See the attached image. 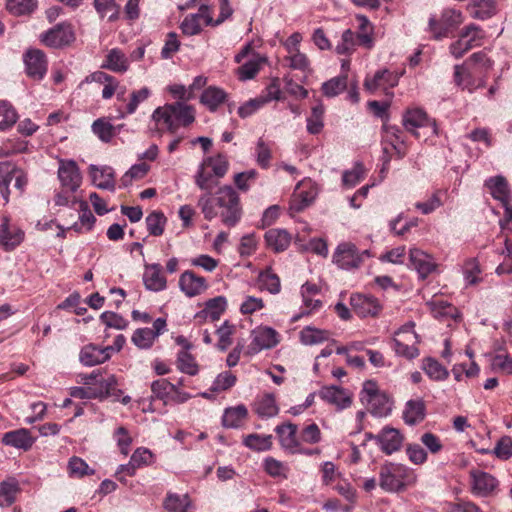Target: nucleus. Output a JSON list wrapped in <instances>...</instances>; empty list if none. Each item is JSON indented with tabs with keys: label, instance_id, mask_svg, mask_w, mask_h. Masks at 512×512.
Returning a JSON list of instances; mask_svg holds the SVG:
<instances>
[{
	"label": "nucleus",
	"instance_id": "obj_1",
	"mask_svg": "<svg viewBox=\"0 0 512 512\" xmlns=\"http://www.w3.org/2000/svg\"><path fill=\"white\" fill-rule=\"evenodd\" d=\"M198 207L206 220L220 216L222 223L228 227H234L242 217L239 194L229 185L220 187L214 195L205 193L200 196Z\"/></svg>",
	"mask_w": 512,
	"mask_h": 512
},
{
	"label": "nucleus",
	"instance_id": "obj_2",
	"mask_svg": "<svg viewBox=\"0 0 512 512\" xmlns=\"http://www.w3.org/2000/svg\"><path fill=\"white\" fill-rule=\"evenodd\" d=\"M155 127L152 133L162 135L164 131L175 133L180 127H187L195 120V110L192 106L181 101L156 108L151 116Z\"/></svg>",
	"mask_w": 512,
	"mask_h": 512
},
{
	"label": "nucleus",
	"instance_id": "obj_3",
	"mask_svg": "<svg viewBox=\"0 0 512 512\" xmlns=\"http://www.w3.org/2000/svg\"><path fill=\"white\" fill-rule=\"evenodd\" d=\"M416 474L414 471L399 463L387 462L381 466L379 485L387 492H400L414 485Z\"/></svg>",
	"mask_w": 512,
	"mask_h": 512
},
{
	"label": "nucleus",
	"instance_id": "obj_4",
	"mask_svg": "<svg viewBox=\"0 0 512 512\" xmlns=\"http://www.w3.org/2000/svg\"><path fill=\"white\" fill-rule=\"evenodd\" d=\"M359 399L374 415L386 416L391 411V402L388 395L380 391L374 380H367L363 383Z\"/></svg>",
	"mask_w": 512,
	"mask_h": 512
},
{
	"label": "nucleus",
	"instance_id": "obj_5",
	"mask_svg": "<svg viewBox=\"0 0 512 512\" xmlns=\"http://www.w3.org/2000/svg\"><path fill=\"white\" fill-rule=\"evenodd\" d=\"M463 22L461 11L455 9H444L440 15H432L428 21V31L432 38L441 40L456 30Z\"/></svg>",
	"mask_w": 512,
	"mask_h": 512
},
{
	"label": "nucleus",
	"instance_id": "obj_6",
	"mask_svg": "<svg viewBox=\"0 0 512 512\" xmlns=\"http://www.w3.org/2000/svg\"><path fill=\"white\" fill-rule=\"evenodd\" d=\"M14 180V187L21 195L27 185L26 173L11 162H0V193L5 201H9V185Z\"/></svg>",
	"mask_w": 512,
	"mask_h": 512
},
{
	"label": "nucleus",
	"instance_id": "obj_7",
	"mask_svg": "<svg viewBox=\"0 0 512 512\" xmlns=\"http://www.w3.org/2000/svg\"><path fill=\"white\" fill-rule=\"evenodd\" d=\"M402 123L404 128L416 139L421 135L417 129H427L430 134H437V126L434 120L430 119L427 113L420 108L408 109L403 115Z\"/></svg>",
	"mask_w": 512,
	"mask_h": 512
},
{
	"label": "nucleus",
	"instance_id": "obj_8",
	"mask_svg": "<svg viewBox=\"0 0 512 512\" xmlns=\"http://www.w3.org/2000/svg\"><path fill=\"white\" fill-rule=\"evenodd\" d=\"M415 324L413 322H408L404 324L397 332H395L396 336H404V340L407 342H411L412 344L405 343L400 339H393V348L398 355L404 356L408 359L416 358L419 355L418 348L414 345L418 342V336L414 331Z\"/></svg>",
	"mask_w": 512,
	"mask_h": 512
},
{
	"label": "nucleus",
	"instance_id": "obj_9",
	"mask_svg": "<svg viewBox=\"0 0 512 512\" xmlns=\"http://www.w3.org/2000/svg\"><path fill=\"white\" fill-rule=\"evenodd\" d=\"M75 39L71 25L60 23L40 35L41 42L51 48L69 45Z\"/></svg>",
	"mask_w": 512,
	"mask_h": 512
},
{
	"label": "nucleus",
	"instance_id": "obj_10",
	"mask_svg": "<svg viewBox=\"0 0 512 512\" xmlns=\"http://www.w3.org/2000/svg\"><path fill=\"white\" fill-rule=\"evenodd\" d=\"M366 436L374 438L381 451L387 455L399 451L404 440L403 435L398 429L388 426L384 427L376 436L372 434H366Z\"/></svg>",
	"mask_w": 512,
	"mask_h": 512
},
{
	"label": "nucleus",
	"instance_id": "obj_11",
	"mask_svg": "<svg viewBox=\"0 0 512 512\" xmlns=\"http://www.w3.org/2000/svg\"><path fill=\"white\" fill-rule=\"evenodd\" d=\"M24 63L26 73L35 80H41L47 72V58L43 51L39 49H29L24 54Z\"/></svg>",
	"mask_w": 512,
	"mask_h": 512
},
{
	"label": "nucleus",
	"instance_id": "obj_12",
	"mask_svg": "<svg viewBox=\"0 0 512 512\" xmlns=\"http://www.w3.org/2000/svg\"><path fill=\"white\" fill-rule=\"evenodd\" d=\"M58 179L63 189L71 193L76 192L82 180L77 164L72 160L61 161L58 168Z\"/></svg>",
	"mask_w": 512,
	"mask_h": 512
},
{
	"label": "nucleus",
	"instance_id": "obj_13",
	"mask_svg": "<svg viewBox=\"0 0 512 512\" xmlns=\"http://www.w3.org/2000/svg\"><path fill=\"white\" fill-rule=\"evenodd\" d=\"M471 486L473 494L481 497L492 495L498 488V481L491 474L481 471L472 470L470 472Z\"/></svg>",
	"mask_w": 512,
	"mask_h": 512
},
{
	"label": "nucleus",
	"instance_id": "obj_14",
	"mask_svg": "<svg viewBox=\"0 0 512 512\" xmlns=\"http://www.w3.org/2000/svg\"><path fill=\"white\" fill-rule=\"evenodd\" d=\"M454 81L462 89L473 92L478 88L484 87L486 77L478 75L475 71L464 65H456L454 71Z\"/></svg>",
	"mask_w": 512,
	"mask_h": 512
},
{
	"label": "nucleus",
	"instance_id": "obj_15",
	"mask_svg": "<svg viewBox=\"0 0 512 512\" xmlns=\"http://www.w3.org/2000/svg\"><path fill=\"white\" fill-rule=\"evenodd\" d=\"M251 353H257L263 349H270L278 343V333L270 327H257L251 333Z\"/></svg>",
	"mask_w": 512,
	"mask_h": 512
},
{
	"label": "nucleus",
	"instance_id": "obj_16",
	"mask_svg": "<svg viewBox=\"0 0 512 512\" xmlns=\"http://www.w3.org/2000/svg\"><path fill=\"white\" fill-rule=\"evenodd\" d=\"M319 396L339 410L345 409L351 404L349 391L336 385L322 387L319 391Z\"/></svg>",
	"mask_w": 512,
	"mask_h": 512
},
{
	"label": "nucleus",
	"instance_id": "obj_17",
	"mask_svg": "<svg viewBox=\"0 0 512 512\" xmlns=\"http://www.w3.org/2000/svg\"><path fill=\"white\" fill-rule=\"evenodd\" d=\"M357 32L354 33V46L371 49L374 46V27L364 15H356Z\"/></svg>",
	"mask_w": 512,
	"mask_h": 512
},
{
	"label": "nucleus",
	"instance_id": "obj_18",
	"mask_svg": "<svg viewBox=\"0 0 512 512\" xmlns=\"http://www.w3.org/2000/svg\"><path fill=\"white\" fill-rule=\"evenodd\" d=\"M24 231L17 227H11L7 219L0 224V245L5 251H13L24 240Z\"/></svg>",
	"mask_w": 512,
	"mask_h": 512
},
{
	"label": "nucleus",
	"instance_id": "obj_19",
	"mask_svg": "<svg viewBox=\"0 0 512 512\" xmlns=\"http://www.w3.org/2000/svg\"><path fill=\"white\" fill-rule=\"evenodd\" d=\"M113 347H98L93 344L86 345L80 352V361L85 366L102 364L111 357Z\"/></svg>",
	"mask_w": 512,
	"mask_h": 512
},
{
	"label": "nucleus",
	"instance_id": "obj_20",
	"mask_svg": "<svg viewBox=\"0 0 512 512\" xmlns=\"http://www.w3.org/2000/svg\"><path fill=\"white\" fill-rule=\"evenodd\" d=\"M179 286L188 297L197 296L207 289L205 278L197 276L192 271L182 273L179 279Z\"/></svg>",
	"mask_w": 512,
	"mask_h": 512
},
{
	"label": "nucleus",
	"instance_id": "obj_21",
	"mask_svg": "<svg viewBox=\"0 0 512 512\" xmlns=\"http://www.w3.org/2000/svg\"><path fill=\"white\" fill-rule=\"evenodd\" d=\"M381 311V305L379 304L377 298L364 295V294H356L354 295V313H356L360 317H375Z\"/></svg>",
	"mask_w": 512,
	"mask_h": 512
},
{
	"label": "nucleus",
	"instance_id": "obj_22",
	"mask_svg": "<svg viewBox=\"0 0 512 512\" xmlns=\"http://www.w3.org/2000/svg\"><path fill=\"white\" fill-rule=\"evenodd\" d=\"M467 11L474 19L487 20L497 14V2L496 0H470Z\"/></svg>",
	"mask_w": 512,
	"mask_h": 512
},
{
	"label": "nucleus",
	"instance_id": "obj_23",
	"mask_svg": "<svg viewBox=\"0 0 512 512\" xmlns=\"http://www.w3.org/2000/svg\"><path fill=\"white\" fill-rule=\"evenodd\" d=\"M399 78L398 73L383 69L377 71L372 79H366L364 85L370 91L378 88H393L398 84Z\"/></svg>",
	"mask_w": 512,
	"mask_h": 512
},
{
	"label": "nucleus",
	"instance_id": "obj_24",
	"mask_svg": "<svg viewBox=\"0 0 512 512\" xmlns=\"http://www.w3.org/2000/svg\"><path fill=\"white\" fill-rule=\"evenodd\" d=\"M485 186L490 190L492 197L501 204L511 201V191L505 177L501 175L490 177L485 181Z\"/></svg>",
	"mask_w": 512,
	"mask_h": 512
},
{
	"label": "nucleus",
	"instance_id": "obj_25",
	"mask_svg": "<svg viewBox=\"0 0 512 512\" xmlns=\"http://www.w3.org/2000/svg\"><path fill=\"white\" fill-rule=\"evenodd\" d=\"M275 432L278 435L281 447L293 454L300 444L296 437L297 425L293 423L278 425Z\"/></svg>",
	"mask_w": 512,
	"mask_h": 512
},
{
	"label": "nucleus",
	"instance_id": "obj_26",
	"mask_svg": "<svg viewBox=\"0 0 512 512\" xmlns=\"http://www.w3.org/2000/svg\"><path fill=\"white\" fill-rule=\"evenodd\" d=\"M143 282L146 289L154 292L162 291L166 288V278L162 274L159 264L147 265L143 275Z\"/></svg>",
	"mask_w": 512,
	"mask_h": 512
},
{
	"label": "nucleus",
	"instance_id": "obj_27",
	"mask_svg": "<svg viewBox=\"0 0 512 512\" xmlns=\"http://www.w3.org/2000/svg\"><path fill=\"white\" fill-rule=\"evenodd\" d=\"M426 416V405L423 399L409 400L403 411V419L408 425H415L424 420Z\"/></svg>",
	"mask_w": 512,
	"mask_h": 512
},
{
	"label": "nucleus",
	"instance_id": "obj_28",
	"mask_svg": "<svg viewBox=\"0 0 512 512\" xmlns=\"http://www.w3.org/2000/svg\"><path fill=\"white\" fill-rule=\"evenodd\" d=\"M226 305L227 301L223 296L210 299L206 302L205 308L195 315V318L200 320L209 319L211 321H217L225 311Z\"/></svg>",
	"mask_w": 512,
	"mask_h": 512
},
{
	"label": "nucleus",
	"instance_id": "obj_29",
	"mask_svg": "<svg viewBox=\"0 0 512 512\" xmlns=\"http://www.w3.org/2000/svg\"><path fill=\"white\" fill-rule=\"evenodd\" d=\"M2 443L19 449L28 450L34 443L30 432L27 429H18L7 432L3 435Z\"/></svg>",
	"mask_w": 512,
	"mask_h": 512
},
{
	"label": "nucleus",
	"instance_id": "obj_30",
	"mask_svg": "<svg viewBox=\"0 0 512 512\" xmlns=\"http://www.w3.org/2000/svg\"><path fill=\"white\" fill-rule=\"evenodd\" d=\"M410 262L421 278H426L434 269L431 257L419 249L410 250Z\"/></svg>",
	"mask_w": 512,
	"mask_h": 512
},
{
	"label": "nucleus",
	"instance_id": "obj_31",
	"mask_svg": "<svg viewBox=\"0 0 512 512\" xmlns=\"http://www.w3.org/2000/svg\"><path fill=\"white\" fill-rule=\"evenodd\" d=\"M90 170L92 181L98 188L109 191L115 190L114 171L111 167L97 168L92 165Z\"/></svg>",
	"mask_w": 512,
	"mask_h": 512
},
{
	"label": "nucleus",
	"instance_id": "obj_32",
	"mask_svg": "<svg viewBox=\"0 0 512 512\" xmlns=\"http://www.w3.org/2000/svg\"><path fill=\"white\" fill-rule=\"evenodd\" d=\"M265 241L275 252H282L289 247L291 235L284 229H270L265 233Z\"/></svg>",
	"mask_w": 512,
	"mask_h": 512
},
{
	"label": "nucleus",
	"instance_id": "obj_33",
	"mask_svg": "<svg viewBox=\"0 0 512 512\" xmlns=\"http://www.w3.org/2000/svg\"><path fill=\"white\" fill-rule=\"evenodd\" d=\"M101 67L115 73H124L129 68V61L120 49L113 48L106 55V60Z\"/></svg>",
	"mask_w": 512,
	"mask_h": 512
},
{
	"label": "nucleus",
	"instance_id": "obj_34",
	"mask_svg": "<svg viewBox=\"0 0 512 512\" xmlns=\"http://www.w3.org/2000/svg\"><path fill=\"white\" fill-rule=\"evenodd\" d=\"M475 71L478 75L487 77L488 72L492 69L493 61L484 51L473 53L463 64Z\"/></svg>",
	"mask_w": 512,
	"mask_h": 512
},
{
	"label": "nucleus",
	"instance_id": "obj_35",
	"mask_svg": "<svg viewBox=\"0 0 512 512\" xmlns=\"http://www.w3.org/2000/svg\"><path fill=\"white\" fill-rule=\"evenodd\" d=\"M248 416V410L244 405L226 408L222 417V424L226 428H239Z\"/></svg>",
	"mask_w": 512,
	"mask_h": 512
},
{
	"label": "nucleus",
	"instance_id": "obj_36",
	"mask_svg": "<svg viewBox=\"0 0 512 512\" xmlns=\"http://www.w3.org/2000/svg\"><path fill=\"white\" fill-rule=\"evenodd\" d=\"M430 310L433 317L441 321L456 319L458 317V309L445 301H432L430 303Z\"/></svg>",
	"mask_w": 512,
	"mask_h": 512
},
{
	"label": "nucleus",
	"instance_id": "obj_37",
	"mask_svg": "<svg viewBox=\"0 0 512 512\" xmlns=\"http://www.w3.org/2000/svg\"><path fill=\"white\" fill-rule=\"evenodd\" d=\"M93 133L105 143L110 142L117 134V128L106 118L95 120L91 126Z\"/></svg>",
	"mask_w": 512,
	"mask_h": 512
},
{
	"label": "nucleus",
	"instance_id": "obj_38",
	"mask_svg": "<svg viewBox=\"0 0 512 512\" xmlns=\"http://www.w3.org/2000/svg\"><path fill=\"white\" fill-rule=\"evenodd\" d=\"M243 444L253 451H268L272 447V435L252 433L244 437Z\"/></svg>",
	"mask_w": 512,
	"mask_h": 512
},
{
	"label": "nucleus",
	"instance_id": "obj_39",
	"mask_svg": "<svg viewBox=\"0 0 512 512\" xmlns=\"http://www.w3.org/2000/svg\"><path fill=\"white\" fill-rule=\"evenodd\" d=\"M333 263L341 269L350 270L352 268V244L347 242L339 244L333 254Z\"/></svg>",
	"mask_w": 512,
	"mask_h": 512
},
{
	"label": "nucleus",
	"instance_id": "obj_40",
	"mask_svg": "<svg viewBox=\"0 0 512 512\" xmlns=\"http://www.w3.org/2000/svg\"><path fill=\"white\" fill-rule=\"evenodd\" d=\"M225 98L226 94L222 89L217 87H208L203 91L200 101L211 111H214L221 103L224 102Z\"/></svg>",
	"mask_w": 512,
	"mask_h": 512
},
{
	"label": "nucleus",
	"instance_id": "obj_41",
	"mask_svg": "<svg viewBox=\"0 0 512 512\" xmlns=\"http://www.w3.org/2000/svg\"><path fill=\"white\" fill-rule=\"evenodd\" d=\"M258 282L262 290H267L271 294H277L280 292V279L270 267L265 271L260 272L258 276Z\"/></svg>",
	"mask_w": 512,
	"mask_h": 512
},
{
	"label": "nucleus",
	"instance_id": "obj_42",
	"mask_svg": "<svg viewBox=\"0 0 512 512\" xmlns=\"http://www.w3.org/2000/svg\"><path fill=\"white\" fill-rule=\"evenodd\" d=\"M255 411L260 417H273L278 414V406L273 394H265L255 403Z\"/></svg>",
	"mask_w": 512,
	"mask_h": 512
},
{
	"label": "nucleus",
	"instance_id": "obj_43",
	"mask_svg": "<svg viewBox=\"0 0 512 512\" xmlns=\"http://www.w3.org/2000/svg\"><path fill=\"white\" fill-rule=\"evenodd\" d=\"M324 111V106L321 103L312 107L311 115L307 118V131L310 134L316 135L322 131L324 127Z\"/></svg>",
	"mask_w": 512,
	"mask_h": 512
},
{
	"label": "nucleus",
	"instance_id": "obj_44",
	"mask_svg": "<svg viewBox=\"0 0 512 512\" xmlns=\"http://www.w3.org/2000/svg\"><path fill=\"white\" fill-rule=\"evenodd\" d=\"M6 8L15 16L28 15L37 8V0H7Z\"/></svg>",
	"mask_w": 512,
	"mask_h": 512
},
{
	"label": "nucleus",
	"instance_id": "obj_45",
	"mask_svg": "<svg viewBox=\"0 0 512 512\" xmlns=\"http://www.w3.org/2000/svg\"><path fill=\"white\" fill-rule=\"evenodd\" d=\"M329 333L314 327H305L300 332V340L304 345H315L328 340Z\"/></svg>",
	"mask_w": 512,
	"mask_h": 512
},
{
	"label": "nucleus",
	"instance_id": "obj_46",
	"mask_svg": "<svg viewBox=\"0 0 512 512\" xmlns=\"http://www.w3.org/2000/svg\"><path fill=\"white\" fill-rule=\"evenodd\" d=\"M347 75L334 77L322 84V92L326 97H335L347 88Z\"/></svg>",
	"mask_w": 512,
	"mask_h": 512
},
{
	"label": "nucleus",
	"instance_id": "obj_47",
	"mask_svg": "<svg viewBox=\"0 0 512 512\" xmlns=\"http://www.w3.org/2000/svg\"><path fill=\"white\" fill-rule=\"evenodd\" d=\"M167 218L160 211H153L146 217V225L150 235L160 236L164 232Z\"/></svg>",
	"mask_w": 512,
	"mask_h": 512
},
{
	"label": "nucleus",
	"instance_id": "obj_48",
	"mask_svg": "<svg viewBox=\"0 0 512 512\" xmlns=\"http://www.w3.org/2000/svg\"><path fill=\"white\" fill-rule=\"evenodd\" d=\"M79 206L81 210V214L79 216L80 223L73 224L70 229H73L76 232H81L83 227H85L87 231L91 230L96 221V218L92 214L88 204L85 201H79Z\"/></svg>",
	"mask_w": 512,
	"mask_h": 512
},
{
	"label": "nucleus",
	"instance_id": "obj_49",
	"mask_svg": "<svg viewBox=\"0 0 512 512\" xmlns=\"http://www.w3.org/2000/svg\"><path fill=\"white\" fill-rule=\"evenodd\" d=\"M191 502L188 495L169 494L164 502L168 512H187Z\"/></svg>",
	"mask_w": 512,
	"mask_h": 512
},
{
	"label": "nucleus",
	"instance_id": "obj_50",
	"mask_svg": "<svg viewBox=\"0 0 512 512\" xmlns=\"http://www.w3.org/2000/svg\"><path fill=\"white\" fill-rule=\"evenodd\" d=\"M265 61V58L259 55L254 56L246 63L238 68V75L241 80L252 79L259 71L261 64Z\"/></svg>",
	"mask_w": 512,
	"mask_h": 512
},
{
	"label": "nucleus",
	"instance_id": "obj_51",
	"mask_svg": "<svg viewBox=\"0 0 512 512\" xmlns=\"http://www.w3.org/2000/svg\"><path fill=\"white\" fill-rule=\"evenodd\" d=\"M153 397L165 400L172 392H177V386L167 379H158L151 384Z\"/></svg>",
	"mask_w": 512,
	"mask_h": 512
},
{
	"label": "nucleus",
	"instance_id": "obj_52",
	"mask_svg": "<svg viewBox=\"0 0 512 512\" xmlns=\"http://www.w3.org/2000/svg\"><path fill=\"white\" fill-rule=\"evenodd\" d=\"M423 368L425 373L433 380L441 381L448 377L447 369L433 358H427Z\"/></svg>",
	"mask_w": 512,
	"mask_h": 512
},
{
	"label": "nucleus",
	"instance_id": "obj_53",
	"mask_svg": "<svg viewBox=\"0 0 512 512\" xmlns=\"http://www.w3.org/2000/svg\"><path fill=\"white\" fill-rule=\"evenodd\" d=\"M117 379L114 375H110L107 379L101 380L99 382V387L94 388L96 394H100L97 396V399H106L110 396H118L120 390H116Z\"/></svg>",
	"mask_w": 512,
	"mask_h": 512
},
{
	"label": "nucleus",
	"instance_id": "obj_54",
	"mask_svg": "<svg viewBox=\"0 0 512 512\" xmlns=\"http://www.w3.org/2000/svg\"><path fill=\"white\" fill-rule=\"evenodd\" d=\"M235 326L231 325L228 321H225L216 331L218 335L217 348L221 351H226L232 344V335L234 333Z\"/></svg>",
	"mask_w": 512,
	"mask_h": 512
},
{
	"label": "nucleus",
	"instance_id": "obj_55",
	"mask_svg": "<svg viewBox=\"0 0 512 512\" xmlns=\"http://www.w3.org/2000/svg\"><path fill=\"white\" fill-rule=\"evenodd\" d=\"M18 485L16 482H2L0 483V506L7 507L14 503Z\"/></svg>",
	"mask_w": 512,
	"mask_h": 512
},
{
	"label": "nucleus",
	"instance_id": "obj_56",
	"mask_svg": "<svg viewBox=\"0 0 512 512\" xmlns=\"http://www.w3.org/2000/svg\"><path fill=\"white\" fill-rule=\"evenodd\" d=\"M155 333L150 328H139L132 336V342L141 349H147L151 347L155 340Z\"/></svg>",
	"mask_w": 512,
	"mask_h": 512
},
{
	"label": "nucleus",
	"instance_id": "obj_57",
	"mask_svg": "<svg viewBox=\"0 0 512 512\" xmlns=\"http://www.w3.org/2000/svg\"><path fill=\"white\" fill-rule=\"evenodd\" d=\"M17 113L7 102H0V131L5 130L16 123Z\"/></svg>",
	"mask_w": 512,
	"mask_h": 512
},
{
	"label": "nucleus",
	"instance_id": "obj_58",
	"mask_svg": "<svg viewBox=\"0 0 512 512\" xmlns=\"http://www.w3.org/2000/svg\"><path fill=\"white\" fill-rule=\"evenodd\" d=\"M300 443L317 444L322 439L320 428L315 423L304 426L299 435Z\"/></svg>",
	"mask_w": 512,
	"mask_h": 512
},
{
	"label": "nucleus",
	"instance_id": "obj_59",
	"mask_svg": "<svg viewBox=\"0 0 512 512\" xmlns=\"http://www.w3.org/2000/svg\"><path fill=\"white\" fill-rule=\"evenodd\" d=\"M481 269L476 259H468L463 266V274L466 282L470 285H475L481 281L479 277Z\"/></svg>",
	"mask_w": 512,
	"mask_h": 512
},
{
	"label": "nucleus",
	"instance_id": "obj_60",
	"mask_svg": "<svg viewBox=\"0 0 512 512\" xmlns=\"http://www.w3.org/2000/svg\"><path fill=\"white\" fill-rule=\"evenodd\" d=\"M461 37L469 39L474 47H476L482 44L485 32L479 25L471 23L461 30Z\"/></svg>",
	"mask_w": 512,
	"mask_h": 512
},
{
	"label": "nucleus",
	"instance_id": "obj_61",
	"mask_svg": "<svg viewBox=\"0 0 512 512\" xmlns=\"http://www.w3.org/2000/svg\"><path fill=\"white\" fill-rule=\"evenodd\" d=\"M285 60L288 61L289 67L292 69L301 70L303 72L309 71V59L306 54L302 53L300 50L288 53Z\"/></svg>",
	"mask_w": 512,
	"mask_h": 512
},
{
	"label": "nucleus",
	"instance_id": "obj_62",
	"mask_svg": "<svg viewBox=\"0 0 512 512\" xmlns=\"http://www.w3.org/2000/svg\"><path fill=\"white\" fill-rule=\"evenodd\" d=\"M202 164H204V167L210 166L213 174L219 178L223 177L228 170V161L222 155H218L216 157H208L203 161Z\"/></svg>",
	"mask_w": 512,
	"mask_h": 512
},
{
	"label": "nucleus",
	"instance_id": "obj_63",
	"mask_svg": "<svg viewBox=\"0 0 512 512\" xmlns=\"http://www.w3.org/2000/svg\"><path fill=\"white\" fill-rule=\"evenodd\" d=\"M264 469L272 477H287V466L273 457L264 460Z\"/></svg>",
	"mask_w": 512,
	"mask_h": 512
},
{
	"label": "nucleus",
	"instance_id": "obj_64",
	"mask_svg": "<svg viewBox=\"0 0 512 512\" xmlns=\"http://www.w3.org/2000/svg\"><path fill=\"white\" fill-rule=\"evenodd\" d=\"M100 320L109 328L123 330L128 322L119 314L111 311H105L100 315Z\"/></svg>",
	"mask_w": 512,
	"mask_h": 512
}]
</instances>
